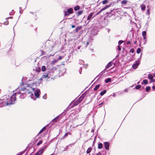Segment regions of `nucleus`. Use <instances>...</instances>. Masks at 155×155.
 Listing matches in <instances>:
<instances>
[{
    "label": "nucleus",
    "instance_id": "9d476101",
    "mask_svg": "<svg viewBox=\"0 0 155 155\" xmlns=\"http://www.w3.org/2000/svg\"><path fill=\"white\" fill-rule=\"evenodd\" d=\"M113 64V62L112 61H110L109 62L108 64L106 65V68H108L110 67H111Z\"/></svg>",
    "mask_w": 155,
    "mask_h": 155
},
{
    "label": "nucleus",
    "instance_id": "4d7b16f0",
    "mask_svg": "<svg viewBox=\"0 0 155 155\" xmlns=\"http://www.w3.org/2000/svg\"><path fill=\"white\" fill-rule=\"evenodd\" d=\"M101 153L99 152L98 153H97L96 155H101Z\"/></svg>",
    "mask_w": 155,
    "mask_h": 155
},
{
    "label": "nucleus",
    "instance_id": "20e7f679",
    "mask_svg": "<svg viewBox=\"0 0 155 155\" xmlns=\"http://www.w3.org/2000/svg\"><path fill=\"white\" fill-rule=\"evenodd\" d=\"M111 4H110V5H107L105 6V7H104L102 9L97 13L96 14V15H94L93 16V15H94V13L93 12H91L89 14V15H88V17H87V20H91L92 19H93L95 16L96 15H98V14L100 13L102 11H103L105 10L107 8H108L111 5Z\"/></svg>",
    "mask_w": 155,
    "mask_h": 155
},
{
    "label": "nucleus",
    "instance_id": "c03bdc74",
    "mask_svg": "<svg viewBox=\"0 0 155 155\" xmlns=\"http://www.w3.org/2000/svg\"><path fill=\"white\" fill-rule=\"evenodd\" d=\"M71 134V133H68V132H67L65 134V135H64V136L63 137V138H64V137H66V136H68V134Z\"/></svg>",
    "mask_w": 155,
    "mask_h": 155
},
{
    "label": "nucleus",
    "instance_id": "4c0bfd02",
    "mask_svg": "<svg viewBox=\"0 0 155 155\" xmlns=\"http://www.w3.org/2000/svg\"><path fill=\"white\" fill-rule=\"evenodd\" d=\"M42 140H40L39 142H38L37 143V145L38 146H39L40 144H41L42 143Z\"/></svg>",
    "mask_w": 155,
    "mask_h": 155
},
{
    "label": "nucleus",
    "instance_id": "7ed1b4c3",
    "mask_svg": "<svg viewBox=\"0 0 155 155\" xmlns=\"http://www.w3.org/2000/svg\"><path fill=\"white\" fill-rule=\"evenodd\" d=\"M57 68L56 67H53L51 68V70L50 71L49 70H47L46 72L42 76V78H52L51 77L53 76L54 73V71H56Z\"/></svg>",
    "mask_w": 155,
    "mask_h": 155
},
{
    "label": "nucleus",
    "instance_id": "a878e982",
    "mask_svg": "<svg viewBox=\"0 0 155 155\" xmlns=\"http://www.w3.org/2000/svg\"><path fill=\"white\" fill-rule=\"evenodd\" d=\"M104 104V102L103 101L100 104L97 106V107H98V108H101V107H102V106H103Z\"/></svg>",
    "mask_w": 155,
    "mask_h": 155
},
{
    "label": "nucleus",
    "instance_id": "680f3d73",
    "mask_svg": "<svg viewBox=\"0 0 155 155\" xmlns=\"http://www.w3.org/2000/svg\"><path fill=\"white\" fill-rule=\"evenodd\" d=\"M23 83L22 82L21 84L20 85L19 87V88H20L21 87V86L22 85H23Z\"/></svg>",
    "mask_w": 155,
    "mask_h": 155
},
{
    "label": "nucleus",
    "instance_id": "423d86ee",
    "mask_svg": "<svg viewBox=\"0 0 155 155\" xmlns=\"http://www.w3.org/2000/svg\"><path fill=\"white\" fill-rule=\"evenodd\" d=\"M73 12V9L72 8H70L67 10V12H64L65 15H68L72 13Z\"/></svg>",
    "mask_w": 155,
    "mask_h": 155
},
{
    "label": "nucleus",
    "instance_id": "e2e57ef3",
    "mask_svg": "<svg viewBox=\"0 0 155 155\" xmlns=\"http://www.w3.org/2000/svg\"><path fill=\"white\" fill-rule=\"evenodd\" d=\"M81 46H78V47L77 49H79L80 48H81Z\"/></svg>",
    "mask_w": 155,
    "mask_h": 155
},
{
    "label": "nucleus",
    "instance_id": "412c9836",
    "mask_svg": "<svg viewBox=\"0 0 155 155\" xmlns=\"http://www.w3.org/2000/svg\"><path fill=\"white\" fill-rule=\"evenodd\" d=\"M111 80L110 78H108L106 79H105V82L106 83H107L109 82H110L111 81Z\"/></svg>",
    "mask_w": 155,
    "mask_h": 155
},
{
    "label": "nucleus",
    "instance_id": "6e6552de",
    "mask_svg": "<svg viewBox=\"0 0 155 155\" xmlns=\"http://www.w3.org/2000/svg\"><path fill=\"white\" fill-rule=\"evenodd\" d=\"M113 11L111 10L110 12H107L106 13V15L107 17H111L113 15L112 13V12H113Z\"/></svg>",
    "mask_w": 155,
    "mask_h": 155
},
{
    "label": "nucleus",
    "instance_id": "7c9ffc66",
    "mask_svg": "<svg viewBox=\"0 0 155 155\" xmlns=\"http://www.w3.org/2000/svg\"><path fill=\"white\" fill-rule=\"evenodd\" d=\"M132 68L134 69H136L138 65H137L136 64H134L132 65Z\"/></svg>",
    "mask_w": 155,
    "mask_h": 155
},
{
    "label": "nucleus",
    "instance_id": "864d4df0",
    "mask_svg": "<svg viewBox=\"0 0 155 155\" xmlns=\"http://www.w3.org/2000/svg\"><path fill=\"white\" fill-rule=\"evenodd\" d=\"M89 44H90V43H89V42L87 41V42L86 43V47H87V46Z\"/></svg>",
    "mask_w": 155,
    "mask_h": 155
},
{
    "label": "nucleus",
    "instance_id": "37998d69",
    "mask_svg": "<svg viewBox=\"0 0 155 155\" xmlns=\"http://www.w3.org/2000/svg\"><path fill=\"white\" fill-rule=\"evenodd\" d=\"M134 52V49L133 48L131 49L130 51V52L132 53H133Z\"/></svg>",
    "mask_w": 155,
    "mask_h": 155
},
{
    "label": "nucleus",
    "instance_id": "4468645a",
    "mask_svg": "<svg viewBox=\"0 0 155 155\" xmlns=\"http://www.w3.org/2000/svg\"><path fill=\"white\" fill-rule=\"evenodd\" d=\"M46 129L45 127H44L42 128L40 130L39 132L38 133V135H39L40 134L42 133Z\"/></svg>",
    "mask_w": 155,
    "mask_h": 155
},
{
    "label": "nucleus",
    "instance_id": "39448f33",
    "mask_svg": "<svg viewBox=\"0 0 155 155\" xmlns=\"http://www.w3.org/2000/svg\"><path fill=\"white\" fill-rule=\"evenodd\" d=\"M31 89L34 91L35 96L36 97L38 98L39 96L40 90L37 88H32Z\"/></svg>",
    "mask_w": 155,
    "mask_h": 155
},
{
    "label": "nucleus",
    "instance_id": "09e8293b",
    "mask_svg": "<svg viewBox=\"0 0 155 155\" xmlns=\"http://www.w3.org/2000/svg\"><path fill=\"white\" fill-rule=\"evenodd\" d=\"M46 148V147H44L41 150L42 152L44 151Z\"/></svg>",
    "mask_w": 155,
    "mask_h": 155
},
{
    "label": "nucleus",
    "instance_id": "a19ab883",
    "mask_svg": "<svg viewBox=\"0 0 155 155\" xmlns=\"http://www.w3.org/2000/svg\"><path fill=\"white\" fill-rule=\"evenodd\" d=\"M86 95V94H85L84 93L81 96V97L83 99L85 97V96Z\"/></svg>",
    "mask_w": 155,
    "mask_h": 155
},
{
    "label": "nucleus",
    "instance_id": "774afa93",
    "mask_svg": "<svg viewBox=\"0 0 155 155\" xmlns=\"http://www.w3.org/2000/svg\"><path fill=\"white\" fill-rule=\"evenodd\" d=\"M75 27V25H73L71 26V27L72 28H74Z\"/></svg>",
    "mask_w": 155,
    "mask_h": 155
},
{
    "label": "nucleus",
    "instance_id": "49530a36",
    "mask_svg": "<svg viewBox=\"0 0 155 155\" xmlns=\"http://www.w3.org/2000/svg\"><path fill=\"white\" fill-rule=\"evenodd\" d=\"M117 47H118L117 49L119 51H120L121 50V48L120 47V45H118L117 46Z\"/></svg>",
    "mask_w": 155,
    "mask_h": 155
},
{
    "label": "nucleus",
    "instance_id": "bf43d9fd",
    "mask_svg": "<svg viewBox=\"0 0 155 155\" xmlns=\"http://www.w3.org/2000/svg\"><path fill=\"white\" fill-rule=\"evenodd\" d=\"M43 98L44 99H46V98H47L46 97L45 95L43 96Z\"/></svg>",
    "mask_w": 155,
    "mask_h": 155
},
{
    "label": "nucleus",
    "instance_id": "cd10ccee",
    "mask_svg": "<svg viewBox=\"0 0 155 155\" xmlns=\"http://www.w3.org/2000/svg\"><path fill=\"white\" fill-rule=\"evenodd\" d=\"M127 1L126 0H123L121 2L122 4L125 5L127 3Z\"/></svg>",
    "mask_w": 155,
    "mask_h": 155
},
{
    "label": "nucleus",
    "instance_id": "dca6fc26",
    "mask_svg": "<svg viewBox=\"0 0 155 155\" xmlns=\"http://www.w3.org/2000/svg\"><path fill=\"white\" fill-rule=\"evenodd\" d=\"M93 39L91 37H89L88 38V42H89L91 45H92V43L91 42L93 41Z\"/></svg>",
    "mask_w": 155,
    "mask_h": 155
},
{
    "label": "nucleus",
    "instance_id": "603ef678",
    "mask_svg": "<svg viewBox=\"0 0 155 155\" xmlns=\"http://www.w3.org/2000/svg\"><path fill=\"white\" fill-rule=\"evenodd\" d=\"M139 63V62L138 61H136V63L135 64H136L138 66Z\"/></svg>",
    "mask_w": 155,
    "mask_h": 155
},
{
    "label": "nucleus",
    "instance_id": "13d9d810",
    "mask_svg": "<svg viewBox=\"0 0 155 155\" xmlns=\"http://www.w3.org/2000/svg\"><path fill=\"white\" fill-rule=\"evenodd\" d=\"M62 57L61 56H60L59 57V58H58V60H61L62 59Z\"/></svg>",
    "mask_w": 155,
    "mask_h": 155
},
{
    "label": "nucleus",
    "instance_id": "6ab92c4d",
    "mask_svg": "<svg viewBox=\"0 0 155 155\" xmlns=\"http://www.w3.org/2000/svg\"><path fill=\"white\" fill-rule=\"evenodd\" d=\"M71 104L72 102L68 106L67 108L66 109L64 110L65 111H68L71 108Z\"/></svg>",
    "mask_w": 155,
    "mask_h": 155
},
{
    "label": "nucleus",
    "instance_id": "393cba45",
    "mask_svg": "<svg viewBox=\"0 0 155 155\" xmlns=\"http://www.w3.org/2000/svg\"><path fill=\"white\" fill-rule=\"evenodd\" d=\"M103 147V144L102 143H100L98 144V148L99 149H101Z\"/></svg>",
    "mask_w": 155,
    "mask_h": 155
},
{
    "label": "nucleus",
    "instance_id": "b1692460",
    "mask_svg": "<svg viewBox=\"0 0 155 155\" xmlns=\"http://www.w3.org/2000/svg\"><path fill=\"white\" fill-rule=\"evenodd\" d=\"M100 85L99 84L96 85L94 89V90H97L98 89V88L100 87Z\"/></svg>",
    "mask_w": 155,
    "mask_h": 155
},
{
    "label": "nucleus",
    "instance_id": "f03ea898",
    "mask_svg": "<svg viewBox=\"0 0 155 155\" xmlns=\"http://www.w3.org/2000/svg\"><path fill=\"white\" fill-rule=\"evenodd\" d=\"M20 91H25V92L22 93L20 96L21 99H23L25 98L27 94L28 93L31 96V99H33L34 96V95L33 93L32 92H30L28 89H26V88L23 87L21 88L20 89Z\"/></svg>",
    "mask_w": 155,
    "mask_h": 155
},
{
    "label": "nucleus",
    "instance_id": "f704fd0d",
    "mask_svg": "<svg viewBox=\"0 0 155 155\" xmlns=\"http://www.w3.org/2000/svg\"><path fill=\"white\" fill-rule=\"evenodd\" d=\"M25 150H24L20 152L17 154V155H22L25 153Z\"/></svg>",
    "mask_w": 155,
    "mask_h": 155
},
{
    "label": "nucleus",
    "instance_id": "2f4dec72",
    "mask_svg": "<svg viewBox=\"0 0 155 155\" xmlns=\"http://www.w3.org/2000/svg\"><path fill=\"white\" fill-rule=\"evenodd\" d=\"M42 153V151L41 150H40L36 153V154L37 155H40Z\"/></svg>",
    "mask_w": 155,
    "mask_h": 155
},
{
    "label": "nucleus",
    "instance_id": "72a5a7b5",
    "mask_svg": "<svg viewBox=\"0 0 155 155\" xmlns=\"http://www.w3.org/2000/svg\"><path fill=\"white\" fill-rule=\"evenodd\" d=\"M141 86L140 85H138L135 87V88L136 89H138L140 88Z\"/></svg>",
    "mask_w": 155,
    "mask_h": 155
},
{
    "label": "nucleus",
    "instance_id": "c756f323",
    "mask_svg": "<svg viewBox=\"0 0 155 155\" xmlns=\"http://www.w3.org/2000/svg\"><path fill=\"white\" fill-rule=\"evenodd\" d=\"M46 70V68L45 66L43 65L42 66L41 68V71H44Z\"/></svg>",
    "mask_w": 155,
    "mask_h": 155
},
{
    "label": "nucleus",
    "instance_id": "de8ad7c7",
    "mask_svg": "<svg viewBox=\"0 0 155 155\" xmlns=\"http://www.w3.org/2000/svg\"><path fill=\"white\" fill-rule=\"evenodd\" d=\"M124 42L123 41L120 40L118 41V43L119 45H121Z\"/></svg>",
    "mask_w": 155,
    "mask_h": 155
},
{
    "label": "nucleus",
    "instance_id": "a18cd8bd",
    "mask_svg": "<svg viewBox=\"0 0 155 155\" xmlns=\"http://www.w3.org/2000/svg\"><path fill=\"white\" fill-rule=\"evenodd\" d=\"M41 54L40 55V56H42L44 54H45V52H44V51H43L42 50H41Z\"/></svg>",
    "mask_w": 155,
    "mask_h": 155
},
{
    "label": "nucleus",
    "instance_id": "a211bd4d",
    "mask_svg": "<svg viewBox=\"0 0 155 155\" xmlns=\"http://www.w3.org/2000/svg\"><path fill=\"white\" fill-rule=\"evenodd\" d=\"M141 8L142 10H144L146 8V6L144 4H142L141 5Z\"/></svg>",
    "mask_w": 155,
    "mask_h": 155
},
{
    "label": "nucleus",
    "instance_id": "bb28decb",
    "mask_svg": "<svg viewBox=\"0 0 155 155\" xmlns=\"http://www.w3.org/2000/svg\"><path fill=\"white\" fill-rule=\"evenodd\" d=\"M148 78L150 80L153 79V77L152 75L151 74H149L148 75Z\"/></svg>",
    "mask_w": 155,
    "mask_h": 155
},
{
    "label": "nucleus",
    "instance_id": "ddd939ff",
    "mask_svg": "<svg viewBox=\"0 0 155 155\" xmlns=\"http://www.w3.org/2000/svg\"><path fill=\"white\" fill-rule=\"evenodd\" d=\"M148 83V81L147 79H144L143 80V82L141 83L142 84H144L145 85L147 84Z\"/></svg>",
    "mask_w": 155,
    "mask_h": 155
},
{
    "label": "nucleus",
    "instance_id": "79ce46f5",
    "mask_svg": "<svg viewBox=\"0 0 155 155\" xmlns=\"http://www.w3.org/2000/svg\"><path fill=\"white\" fill-rule=\"evenodd\" d=\"M83 100L81 97H80L77 100L79 103L81 102Z\"/></svg>",
    "mask_w": 155,
    "mask_h": 155
},
{
    "label": "nucleus",
    "instance_id": "f8f14e48",
    "mask_svg": "<svg viewBox=\"0 0 155 155\" xmlns=\"http://www.w3.org/2000/svg\"><path fill=\"white\" fill-rule=\"evenodd\" d=\"M82 28V27L81 26L77 27L76 28L75 32H78V31L80 29H81Z\"/></svg>",
    "mask_w": 155,
    "mask_h": 155
},
{
    "label": "nucleus",
    "instance_id": "2eb2a0df",
    "mask_svg": "<svg viewBox=\"0 0 155 155\" xmlns=\"http://www.w3.org/2000/svg\"><path fill=\"white\" fill-rule=\"evenodd\" d=\"M35 71L37 72H39L41 71V68L40 67H36L35 69Z\"/></svg>",
    "mask_w": 155,
    "mask_h": 155
},
{
    "label": "nucleus",
    "instance_id": "e433bc0d",
    "mask_svg": "<svg viewBox=\"0 0 155 155\" xmlns=\"http://www.w3.org/2000/svg\"><path fill=\"white\" fill-rule=\"evenodd\" d=\"M14 11L12 10L11 12H10L9 13V15H12L14 14Z\"/></svg>",
    "mask_w": 155,
    "mask_h": 155
},
{
    "label": "nucleus",
    "instance_id": "338daca9",
    "mask_svg": "<svg viewBox=\"0 0 155 155\" xmlns=\"http://www.w3.org/2000/svg\"><path fill=\"white\" fill-rule=\"evenodd\" d=\"M152 88L153 89V90H154L155 89V86H152Z\"/></svg>",
    "mask_w": 155,
    "mask_h": 155
},
{
    "label": "nucleus",
    "instance_id": "69168bd1",
    "mask_svg": "<svg viewBox=\"0 0 155 155\" xmlns=\"http://www.w3.org/2000/svg\"><path fill=\"white\" fill-rule=\"evenodd\" d=\"M103 71H102L99 75H97L94 79H95L100 74H101V73H102Z\"/></svg>",
    "mask_w": 155,
    "mask_h": 155
},
{
    "label": "nucleus",
    "instance_id": "58836bf2",
    "mask_svg": "<svg viewBox=\"0 0 155 155\" xmlns=\"http://www.w3.org/2000/svg\"><path fill=\"white\" fill-rule=\"evenodd\" d=\"M83 11H79L78 12V16H79V15H81L82 13H83Z\"/></svg>",
    "mask_w": 155,
    "mask_h": 155
},
{
    "label": "nucleus",
    "instance_id": "473e14b6",
    "mask_svg": "<svg viewBox=\"0 0 155 155\" xmlns=\"http://www.w3.org/2000/svg\"><path fill=\"white\" fill-rule=\"evenodd\" d=\"M108 2V0H104L102 2L103 4H105Z\"/></svg>",
    "mask_w": 155,
    "mask_h": 155
},
{
    "label": "nucleus",
    "instance_id": "f257e3e1",
    "mask_svg": "<svg viewBox=\"0 0 155 155\" xmlns=\"http://www.w3.org/2000/svg\"><path fill=\"white\" fill-rule=\"evenodd\" d=\"M20 92H17L13 94L10 97L8 95L4 96V98L0 100V107L6 106L8 104H12L15 103L16 100V95L19 94Z\"/></svg>",
    "mask_w": 155,
    "mask_h": 155
},
{
    "label": "nucleus",
    "instance_id": "ea45409f",
    "mask_svg": "<svg viewBox=\"0 0 155 155\" xmlns=\"http://www.w3.org/2000/svg\"><path fill=\"white\" fill-rule=\"evenodd\" d=\"M150 14V9H148L147 10L146 15H148L149 16Z\"/></svg>",
    "mask_w": 155,
    "mask_h": 155
},
{
    "label": "nucleus",
    "instance_id": "aec40b11",
    "mask_svg": "<svg viewBox=\"0 0 155 155\" xmlns=\"http://www.w3.org/2000/svg\"><path fill=\"white\" fill-rule=\"evenodd\" d=\"M91 150H92V148L91 147H89L87 149V151H86L87 153H90V152L91 151Z\"/></svg>",
    "mask_w": 155,
    "mask_h": 155
},
{
    "label": "nucleus",
    "instance_id": "9b49d317",
    "mask_svg": "<svg viewBox=\"0 0 155 155\" xmlns=\"http://www.w3.org/2000/svg\"><path fill=\"white\" fill-rule=\"evenodd\" d=\"M146 32L145 31H143L142 32V36L144 39H146Z\"/></svg>",
    "mask_w": 155,
    "mask_h": 155
},
{
    "label": "nucleus",
    "instance_id": "0e129e2a",
    "mask_svg": "<svg viewBox=\"0 0 155 155\" xmlns=\"http://www.w3.org/2000/svg\"><path fill=\"white\" fill-rule=\"evenodd\" d=\"M12 18H13V17H12V16H11V17H8V18H7L6 19H8V18H11V19H12Z\"/></svg>",
    "mask_w": 155,
    "mask_h": 155
},
{
    "label": "nucleus",
    "instance_id": "c85d7f7f",
    "mask_svg": "<svg viewBox=\"0 0 155 155\" xmlns=\"http://www.w3.org/2000/svg\"><path fill=\"white\" fill-rule=\"evenodd\" d=\"M151 87L150 86L147 87L146 88V91L147 92H148L150 90Z\"/></svg>",
    "mask_w": 155,
    "mask_h": 155
},
{
    "label": "nucleus",
    "instance_id": "4be33fe9",
    "mask_svg": "<svg viewBox=\"0 0 155 155\" xmlns=\"http://www.w3.org/2000/svg\"><path fill=\"white\" fill-rule=\"evenodd\" d=\"M107 91L106 90H104L101 91L100 93V95L102 96L106 93Z\"/></svg>",
    "mask_w": 155,
    "mask_h": 155
},
{
    "label": "nucleus",
    "instance_id": "f3484780",
    "mask_svg": "<svg viewBox=\"0 0 155 155\" xmlns=\"http://www.w3.org/2000/svg\"><path fill=\"white\" fill-rule=\"evenodd\" d=\"M59 120V116H58L56 117H55L54 119L52 120V121L54 122H57V121H58V120Z\"/></svg>",
    "mask_w": 155,
    "mask_h": 155
},
{
    "label": "nucleus",
    "instance_id": "8fccbe9b",
    "mask_svg": "<svg viewBox=\"0 0 155 155\" xmlns=\"http://www.w3.org/2000/svg\"><path fill=\"white\" fill-rule=\"evenodd\" d=\"M68 146H66L64 148V151H65L66 150H68Z\"/></svg>",
    "mask_w": 155,
    "mask_h": 155
},
{
    "label": "nucleus",
    "instance_id": "5701e85b",
    "mask_svg": "<svg viewBox=\"0 0 155 155\" xmlns=\"http://www.w3.org/2000/svg\"><path fill=\"white\" fill-rule=\"evenodd\" d=\"M80 9V7L79 5H77L74 7V9L75 11L79 10Z\"/></svg>",
    "mask_w": 155,
    "mask_h": 155
},
{
    "label": "nucleus",
    "instance_id": "5fc2aeb1",
    "mask_svg": "<svg viewBox=\"0 0 155 155\" xmlns=\"http://www.w3.org/2000/svg\"><path fill=\"white\" fill-rule=\"evenodd\" d=\"M80 70H79V73H80V74H81V71H82V68L81 67L80 68Z\"/></svg>",
    "mask_w": 155,
    "mask_h": 155
},
{
    "label": "nucleus",
    "instance_id": "052dcab7",
    "mask_svg": "<svg viewBox=\"0 0 155 155\" xmlns=\"http://www.w3.org/2000/svg\"><path fill=\"white\" fill-rule=\"evenodd\" d=\"M8 23V21H7V22H5V23H4V24L5 25H7Z\"/></svg>",
    "mask_w": 155,
    "mask_h": 155
},
{
    "label": "nucleus",
    "instance_id": "3c124183",
    "mask_svg": "<svg viewBox=\"0 0 155 155\" xmlns=\"http://www.w3.org/2000/svg\"><path fill=\"white\" fill-rule=\"evenodd\" d=\"M131 42L130 41H127V45H129L130 44Z\"/></svg>",
    "mask_w": 155,
    "mask_h": 155
},
{
    "label": "nucleus",
    "instance_id": "1a4fd4ad",
    "mask_svg": "<svg viewBox=\"0 0 155 155\" xmlns=\"http://www.w3.org/2000/svg\"><path fill=\"white\" fill-rule=\"evenodd\" d=\"M79 103H80L78 101V100H76L72 105L71 104V108H72L75 106H76Z\"/></svg>",
    "mask_w": 155,
    "mask_h": 155
},
{
    "label": "nucleus",
    "instance_id": "0eeeda50",
    "mask_svg": "<svg viewBox=\"0 0 155 155\" xmlns=\"http://www.w3.org/2000/svg\"><path fill=\"white\" fill-rule=\"evenodd\" d=\"M104 147L106 149L108 150L109 149V143L108 142H106L104 143Z\"/></svg>",
    "mask_w": 155,
    "mask_h": 155
},
{
    "label": "nucleus",
    "instance_id": "c9c22d12",
    "mask_svg": "<svg viewBox=\"0 0 155 155\" xmlns=\"http://www.w3.org/2000/svg\"><path fill=\"white\" fill-rule=\"evenodd\" d=\"M141 51V49L140 48H137V54H139L140 53Z\"/></svg>",
    "mask_w": 155,
    "mask_h": 155
},
{
    "label": "nucleus",
    "instance_id": "6e6d98bb",
    "mask_svg": "<svg viewBox=\"0 0 155 155\" xmlns=\"http://www.w3.org/2000/svg\"><path fill=\"white\" fill-rule=\"evenodd\" d=\"M20 9V13L21 14L22 13V12L21 11V10H22V8L21 7H19Z\"/></svg>",
    "mask_w": 155,
    "mask_h": 155
}]
</instances>
